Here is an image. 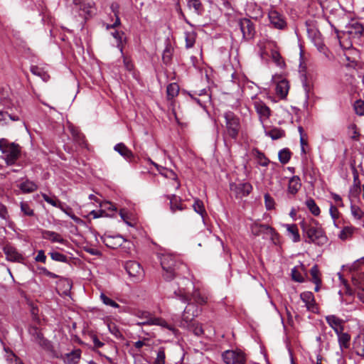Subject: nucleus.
<instances>
[{
	"label": "nucleus",
	"mask_w": 364,
	"mask_h": 364,
	"mask_svg": "<svg viewBox=\"0 0 364 364\" xmlns=\"http://www.w3.org/2000/svg\"><path fill=\"white\" fill-rule=\"evenodd\" d=\"M299 225L306 243L318 246H323L327 243L328 237L318 220L314 218L309 220H303Z\"/></svg>",
	"instance_id": "f257e3e1"
},
{
	"label": "nucleus",
	"mask_w": 364,
	"mask_h": 364,
	"mask_svg": "<svg viewBox=\"0 0 364 364\" xmlns=\"http://www.w3.org/2000/svg\"><path fill=\"white\" fill-rule=\"evenodd\" d=\"M160 262L163 269V278L167 282L181 276L187 270L186 265L176 260V257L171 255H163Z\"/></svg>",
	"instance_id": "f03ea898"
},
{
	"label": "nucleus",
	"mask_w": 364,
	"mask_h": 364,
	"mask_svg": "<svg viewBox=\"0 0 364 364\" xmlns=\"http://www.w3.org/2000/svg\"><path fill=\"white\" fill-rule=\"evenodd\" d=\"M175 297L181 300L183 303H188V306L183 311L181 321L179 326L186 328L191 323L194 321V318L198 314V309L194 305L190 304L191 299L183 288H178L173 291Z\"/></svg>",
	"instance_id": "7ed1b4c3"
},
{
	"label": "nucleus",
	"mask_w": 364,
	"mask_h": 364,
	"mask_svg": "<svg viewBox=\"0 0 364 364\" xmlns=\"http://www.w3.org/2000/svg\"><path fill=\"white\" fill-rule=\"evenodd\" d=\"M0 151L4 156L6 164L13 165L20 158L21 147L18 144L1 138L0 139Z\"/></svg>",
	"instance_id": "20e7f679"
},
{
	"label": "nucleus",
	"mask_w": 364,
	"mask_h": 364,
	"mask_svg": "<svg viewBox=\"0 0 364 364\" xmlns=\"http://www.w3.org/2000/svg\"><path fill=\"white\" fill-rule=\"evenodd\" d=\"M28 333L32 337V341L36 343L42 349L50 354L53 358H59L58 353L55 350L53 343L47 339L41 331L36 326H30Z\"/></svg>",
	"instance_id": "39448f33"
},
{
	"label": "nucleus",
	"mask_w": 364,
	"mask_h": 364,
	"mask_svg": "<svg viewBox=\"0 0 364 364\" xmlns=\"http://www.w3.org/2000/svg\"><path fill=\"white\" fill-rule=\"evenodd\" d=\"M70 6L85 20L95 14V3L93 0H72Z\"/></svg>",
	"instance_id": "423d86ee"
},
{
	"label": "nucleus",
	"mask_w": 364,
	"mask_h": 364,
	"mask_svg": "<svg viewBox=\"0 0 364 364\" xmlns=\"http://www.w3.org/2000/svg\"><path fill=\"white\" fill-rule=\"evenodd\" d=\"M223 117L225 119L227 134L230 138L236 139L240 129V121L239 117L231 111L225 112Z\"/></svg>",
	"instance_id": "0eeeda50"
},
{
	"label": "nucleus",
	"mask_w": 364,
	"mask_h": 364,
	"mask_svg": "<svg viewBox=\"0 0 364 364\" xmlns=\"http://www.w3.org/2000/svg\"><path fill=\"white\" fill-rule=\"evenodd\" d=\"M222 358L225 364H246L247 361L245 353L240 349L225 350Z\"/></svg>",
	"instance_id": "6e6552de"
},
{
	"label": "nucleus",
	"mask_w": 364,
	"mask_h": 364,
	"mask_svg": "<svg viewBox=\"0 0 364 364\" xmlns=\"http://www.w3.org/2000/svg\"><path fill=\"white\" fill-rule=\"evenodd\" d=\"M237 24L242 33V38L245 41H250L254 38L256 33L255 27L249 18H240Z\"/></svg>",
	"instance_id": "1a4fd4ad"
},
{
	"label": "nucleus",
	"mask_w": 364,
	"mask_h": 364,
	"mask_svg": "<svg viewBox=\"0 0 364 364\" xmlns=\"http://www.w3.org/2000/svg\"><path fill=\"white\" fill-rule=\"evenodd\" d=\"M348 31H346L349 37L357 43L361 44L364 42V28L362 23L354 22L348 23L346 26Z\"/></svg>",
	"instance_id": "9d476101"
},
{
	"label": "nucleus",
	"mask_w": 364,
	"mask_h": 364,
	"mask_svg": "<svg viewBox=\"0 0 364 364\" xmlns=\"http://www.w3.org/2000/svg\"><path fill=\"white\" fill-rule=\"evenodd\" d=\"M230 188L232 192L237 198H242L247 196L252 191V186L249 182L230 183Z\"/></svg>",
	"instance_id": "9b49d317"
},
{
	"label": "nucleus",
	"mask_w": 364,
	"mask_h": 364,
	"mask_svg": "<svg viewBox=\"0 0 364 364\" xmlns=\"http://www.w3.org/2000/svg\"><path fill=\"white\" fill-rule=\"evenodd\" d=\"M114 150L131 164H136L139 161V158L136 156L124 143L117 144L114 147Z\"/></svg>",
	"instance_id": "f8f14e48"
},
{
	"label": "nucleus",
	"mask_w": 364,
	"mask_h": 364,
	"mask_svg": "<svg viewBox=\"0 0 364 364\" xmlns=\"http://www.w3.org/2000/svg\"><path fill=\"white\" fill-rule=\"evenodd\" d=\"M269 21L272 26L277 29H284L287 23L284 16L276 10H272L268 14Z\"/></svg>",
	"instance_id": "ddd939ff"
},
{
	"label": "nucleus",
	"mask_w": 364,
	"mask_h": 364,
	"mask_svg": "<svg viewBox=\"0 0 364 364\" xmlns=\"http://www.w3.org/2000/svg\"><path fill=\"white\" fill-rule=\"evenodd\" d=\"M102 242L109 248L116 249L122 245L127 240L120 235L111 236L105 235L101 237Z\"/></svg>",
	"instance_id": "4468645a"
},
{
	"label": "nucleus",
	"mask_w": 364,
	"mask_h": 364,
	"mask_svg": "<svg viewBox=\"0 0 364 364\" xmlns=\"http://www.w3.org/2000/svg\"><path fill=\"white\" fill-rule=\"evenodd\" d=\"M251 231L255 236H259L262 233L269 234L272 239H274V236L277 235L275 230L266 224L254 223L251 225Z\"/></svg>",
	"instance_id": "2eb2a0df"
},
{
	"label": "nucleus",
	"mask_w": 364,
	"mask_h": 364,
	"mask_svg": "<svg viewBox=\"0 0 364 364\" xmlns=\"http://www.w3.org/2000/svg\"><path fill=\"white\" fill-rule=\"evenodd\" d=\"M3 251L6 259L9 261L22 262L24 259L23 255L14 247L10 245H6L3 248Z\"/></svg>",
	"instance_id": "dca6fc26"
},
{
	"label": "nucleus",
	"mask_w": 364,
	"mask_h": 364,
	"mask_svg": "<svg viewBox=\"0 0 364 364\" xmlns=\"http://www.w3.org/2000/svg\"><path fill=\"white\" fill-rule=\"evenodd\" d=\"M81 353L82 350L77 348L64 355L58 354V358L62 359L65 364H78L81 358Z\"/></svg>",
	"instance_id": "f3484780"
},
{
	"label": "nucleus",
	"mask_w": 364,
	"mask_h": 364,
	"mask_svg": "<svg viewBox=\"0 0 364 364\" xmlns=\"http://www.w3.org/2000/svg\"><path fill=\"white\" fill-rule=\"evenodd\" d=\"M124 268L131 277L136 278L141 275L143 269L139 263L136 261H127L124 264Z\"/></svg>",
	"instance_id": "a211bd4d"
},
{
	"label": "nucleus",
	"mask_w": 364,
	"mask_h": 364,
	"mask_svg": "<svg viewBox=\"0 0 364 364\" xmlns=\"http://www.w3.org/2000/svg\"><path fill=\"white\" fill-rule=\"evenodd\" d=\"M301 299L305 303L309 311L316 312L317 306L315 302L314 296L311 291H305L300 294Z\"/></svg>",
	"instance_id": "6ab92c4d"
},
{
	"label": "nucleus",
	"mask_w": 364,
	"mask_h": 364,
	"mask_svg": "<svg viewBox=\"0 0 364 364\" xmlns=\"http://www.w3.org/2000/svg\"><path fill=\"white\" fill-rule=\"evenodd\" d=\"M166 198L170 200V209L172 213H175L176 210H183L186 209V206L182 203V199L181 197L173 194L167 195Z\"/></svg>",
	"instance_id": "aec40b11"
},
{
	"label": "nucleus",
	"mask_w": 364,
	"mask_h": 364,
	"mask_svg": "<svg viewBox=\"0 0 364 364\" xmlns=\"http://www.w3.org/2000/svg\"><path fill=\"white\" fill-rule=\"evenodd\" d=\"M254 106L256 109L257 113L259 114L260 118H264L267 119L269 117L271 110L268 106L266 105L261 100H255L254 102Z\"/></svg>",
	"instance_id": "412c9836"
},
{
	"label": "nucleus",
	"mask_w": 364,
	"mask_h": 364,
	"mask_svg": "<svg viewBox=\"0 0 364 364\" xmlns=\"http://www.w3.org/2000/svg\"><path fill=\"white\" fill-rule=\"evenodd\" d=\"M326 321L327 323L336 332V330L339 331H343L344 329L343 323L344 321L335 315H328L326 316Z\"/></svg>",
	"instance_id": "4be33fe9"
},
{
	"label": "nucleus",
	"mask_w": 364,
	"mask_h": 364,
	"mask_svg": "<svg viewBox=\"0 0 364 364\" xmlns=\"http://www.w3.org/2000/svg\"><path fill=\"white\" fill-rule=\"evenodd\" d=\"M42 237L45 240H48L52 242H59L60 244H65L66 240L58 232L43 230L41 231Z\"/></svg>",
	"instance_id": "5701e85b"
},
{
	"label": "nucleus",
	"mask_w": 364,
	"mask_h": 364,
	"mask_svg": "<svg viewBox=\"0 0 364 364\" xmlns=\"http://www.w3.org/2000/svg\"><path fill=\"white\" fill-rule=\"evenodd\" d=\"M289 89V82L287 80L283 79L277 83L275 91L277 95L279 96L281 99H284L287 96Z\"/></svg>",
	"instance_id": "b1692460"
},
{
	"label": "nucleus",
	"mask_w": 364,
	"mask_h": 364,
	"mask_svg": "<svg viewBox=\"0 0 364 364\" xmlns=\"http://www.w3.org/2000/svg\"><path fill=\"white\" fill-rule=\"evenodd\" d=\"M310 274L311 277V281L316 284L314 290L315 291H318L320 289V285L321 284V272L317 264H314L311 268Z\"/></svg>",
	"instance_id": "393cba45"
},
{
	"label": "nucleus",
	"mask_w": 364,
	"mask_h": 364,
	"mask_svg": "<svg viewBox=\"0 0 364 364\" xmlns=\"http://www.w3.org/2000/svg\"><path fill=\"white\" fill-rule=\"evenodd\" d=\"M301 187L300 178L298 176H292L288 183V193L294 196Z\"/></svg>",
	"instance_id": "a878e982"
},
{
	"label": "nucleus",
	"mask_w": 364,
	"mask_h": 364,
	"mask_svg": "<svg viewBox=\"0 0 364 364\" xmlns=\"http://www.w3.org/2000/svg\"><path fill=\"white\" fill-rule=\"evenodd\" d=\"M336 333L338 336V341L341 350L347 349L350 347V336L348 333L343 331H338L336 330Z\"/></svg>",
	"instance_id": "bb28decb"
},
{
	"label": "nucleus",
	"mask_w": 364,
	"mask_h": 364,
	"mask_svg": "<svg viewBox=\"0 0 364 364\" xmlns=\"http://www.w3.org/2000/svg\"><path fill=\"white\" fill-rule=\"evenodd\" d=\"M285 227L287 228V235L291 238L293 242H298L301 240L299 229L296 224H287Z\"/></svg>",
	"instance_id": "cd10ccee"
},
{
	"label": "nucleus",
	"mask_w": 364,
	"mask_h": 364,
	"mask_svg": "<svg viewBox=\"0 0 364 364\" xmlns=\"http://www.w3.org/2000/svg\"><path fill=\"white\" fill-rule=\"evenodd\" d=\"M18 187L24 193H33L38 188L37 185L34 182L29 180H26V181L22 182L19 184Z\"/></svg>",
	"instance_id": "c85d7f7f"
},
{
	"label": "nucleus",
	"mask_w": 364,
	"mask_h": 364,
	"mask_svg": "<svg viewBox=\"0 0 364 364\" xmlns=\"http://www.w3.org/2000/svg\"><path fill=\"white\" fill-rule=\"evenodd\" d=\"M265 134L272 140H277L285 136V132L281 128L274 127L265 131Z\"/></svg>",
	"instance_id": "c756f323"
},
{
	"label": "nucleus",
	"mask_w": 364,
	"mask_h": 364,
	"mask_svg": "<svg viewBox=\"0 0 364 364\" xmlns=\"http://www.w3.org/2000/svg\"><path fill=\"white\" fill-rule=\"evenodd\" d=\"M179 85L176 82H172L168 85L166 87L167 99L171 100L178 95Z\"/></svg>",
	"instance_id": "7c9ffc66"
},
{
	"label": "nucleus",
	"mask_w": 364,
	"mask_h": 364,
	"mask_svg": "<svg viewBox=\"0 0 364 364\" xmlns=\"http://www.w3.org/2000/svg\"><path fill=\"white\" fill-rule=\"evenodd\" d=\"M30 70L33 75L40 77L45 82L50 79V75L43 68L37 65H32Z\"/></svg>",
	"instance_id": "2f4dec72"
},
{
	"label": "nucleus",
	"mask_w": 364,
	"mask_h": 364,
	"mask_svg": "<svg viewBox=\"0 0 364 364\" xmlns=\"http://www.w3.org/2000/svg\"><path fill=\"white\" fill-rule=\"evenodd\" d=\"M187 5L189 9L193 8L198 15H202L204 11L200 0H188Z\"/></svg>",
	"instance_id": "473e14b6"
},
{
	"label": "nucleus",
	"mask_w": 364,
	"mask_h": 364,
	"mask_svg": "<svg viewBox=\"0 0 364 364\" xmlns=\"http://www.w3.org/2000/svg\"><path fill=\"white\" fill-rule=\"evenodd\" d=\"M172 55H173V48L171 47V45L170 43H167L166 44V47L163 51L162 55V60L164 63L166 65H168L171 63L172 60Z\"/></svg>",
	"instance_id": "72a5a7b5"
},
{
	"label": "nucleus",
	"mask_w": 364,
	"mask_h": 364,
	"mask_svg": "<svg viewBox=\"0 0 364 364\" xmlns=\"http://www.w3.org/2000/svg\"><path fill=\"white\" fill-rule=\"evenodd\" d=\"M305 204L309 211L315 216H318L320 215L321 210L319 207L316 205L314 199L312 198H309L305 202Z\"/></svg>",
	"instance_id": "f704fd0d"
},
{
	"label": "nucleus",
	"mask_w": 364,
	"mask_h": 364,
	"mask_svg": "<svg viewBox=\"0 0 364 364\" xmlns=\"http://www.w3.org/2000/svg\"><path fill=\"white\" fill-rule=\"evenodd\" d=\"M151 164H153L156 169L159 171V173L162 175H164L166 177L172 178L173 180H177V175L171 170H168L157 164L152 161L151 159H149Z\"/></svg>",
	"instance_id": "c9c22d12"
},
{
	"label": "nucleus",
	"mask_w": 364,
	"mask_h": 364,
	"mask_svg": "<svg viewBox=\"0 0 364 364\" xmlns=\"http://www.w3.org/2000/svg\"><path fill=\"white\" fill-rule=\"evenodd\" d=\"M193 208L194 211L201 215L203 218L207 215L203 202L198 198L195 199Z\"/></svg>",
	"instance_id": "e433bc0d"
},
{
	"label": "nucleus",
	"mask_w": 364,
	"mask_h": 364,
	"mask_svg": "<svg viewBox=\"0 0 364 364\" xmlns=\"http://www.w3.org/2000/svg\"><path fill=\"white\" fill-rule=\"evenodd\" d=\"M291 152L288 148H284L279 151L278 157L281 164H287L291 159Z\"/></svg>",
	"instance_id": "4c0bfd02"
},
{
	"label": "nucleus",
	"mask_w": 364,
	"mask_h": 364,
	"mask_svg": "<svg viewBox=\"0 0 364 364\" xmlns=\"http://www.w3.org/2000/svg\"><path fill=\"white\" fill-rule=\"evenodd\" d=\"M188 331H192L196 336H200L204 333V331L200 323L196 321H193L188 324L186 328Z\"/></svg>",
	"instance_id": "58836bf2"
},
{
	"label": "nucleus",
	"mask_w": 364,
	"mask_h": 364,
	"mask_svg": "<svg viewBox=\"0 0 364 364\" xmlns=\"http://www.w3.org/2000/svg\"><path fill=\"white\" fill-rule=\"evenodd\" d=\"M355 228L352 226H346L340 232L338 237L341 240H346L352 237Z\"/></svg>",
	"instance_id": "ea45409f"
},
{
	"label": "nucleus",
	"mask_w": 364,
	"mask_h": 364,
	"mask_svg": "<svg viewBox=\"0 0 364 364\" xmlns=\"http://www.w3.org/2000/svg\"><path fill=\"white\" fill-rule=\"evenodd\" d=\"M165 348L159 347L156 351V358L151 364H165Z\"/></svg>",
	"instance_id": "a19ab883"
},
{
	"label": "nucleus",
	"mask_w": 364,
	"mask_h": 364,
	"mask_svg": "<svg viewBox=\"0 0 364 364\" xmlns=\"http://www.w3.org/2000/svg\"><path fill=\"white\" fill-rule=\"evenodd\" d=\"M313 41L314 43V45L316 46L318 50L320 53H323L326 54V51L327 50V48L326 47L325 44L323 43L322 39L321 38V34L316 33L315 37L313 39Z\"/></svg>",
	"instance_id": "79ce46f5"
},
{
	"label": "nucleus",
	"mask_w": 364,
	"mask_h": 364,
	"mask_svg": "<svg viewBox=\"0 0 364 364\" xmlns=\"http://www.w3.org/2000/svg\"><path fill=\"white\" fill-rule=\"evenodd\" d=\"M42 198H43V200L46 202L50 204L53 207L59 208L62 210H64V209L62 206L61 202L58 199H57L55 197L51 198L46 193H42Z\"/></svg>",
	"instance_id": "37998d69"
},
{
	"label": "nucleus",
	"mask_w": 364,
	"mask_h": 364,
	"mask_svg": "<svg viewBox=\"0 0 364 364\" xmlns=\"http://www.w3.org/2000/svg\"><path fill=\"white\" fill-rule=\"evenodd\" d=\"M254 151L255 152V157L258 160V164L262 166H267L270 161L264 154L257 149Z\"/></svg>",
	"instance_id": "c03bdc74"
},
{
	"label": "nucleus",
	"mask_w": 364,
	"mask_h": 364,
	"mask_svg": "<svg viewBox=\"0 0 364 364\" xmlns=\"http://www.w3.org/2000/svg\"><path fill=\"white\" fill-rule=\"evenodd\" d=\"M51 259L54 261L60 262L63 263H69L68 257L58 252H50L48 253Z\"/></svg>",
	"instance_id": "a18cd8bd"
},
{
	"label": "nucleus",
	"mask_w": 364,
	"mask_h": 364,
	"mask_svg": "<svg viewBox=\"0 0 364 364\" xmlns=\"http://www.w3.org/2000/svg\"><path fill=\"white\" fill-rule=\"evenodd\" d=\"M186 48H192L196 42V33L194 32H185Z\"/></svg>",
	"instance_id": "49530a36"
},
{
	"label": "nucleus",
	"mask_w": 364,
	"mask_h": 364,
	"mask_svg": "<svg viewBox=\"0 0 364 364\" xmlns=\"http://www.w3.org/2000/svg\"><path fill=\"white\" fill-rule=\"evenodd\" d=\"M190 298L191 299H193V301L199 305H203L206 304L208 299L207 297L203 296L198 290L195 291L192 294V298Z\"/></svg>",
	"instance_id": "de8ad7c7"
},
{
	"label": "nucleus",
	"mask_w": 364,
	"mask_h": 364,
	"mask_svg": "<svg viewBox=\"0 0 364 364\" xmlns=\"http://www.w3.org/2000/svg\"><path fill=\"white\" fill-rule=\"evenodd\" d=\"M143 324L159 325L166 327L168 329H171V328L168 325L166 321L159 318H150L146 322H144Z\"/></svg>",
	"instance_id": "09e8293b"
},
{
	"label": "nucleus",
	"mask_w": 364,
	"mask_h": 364,
	"mask_svg": "<svg viewBox=\"0 0 364 364\" xmlns=\"http://www.w3.org/2000/svg\"><path fill=\"white\" fill-rule=\"evenodd\" d=\"M20 208L21 212L24 215L26 216H33L34 210L30 207L29 204L27 202L22 201L20 203Z\"/></svg>",
	"instance_id": "8fccbe9b"
},
{
	"label": "nucleus",
	"mask_w": 364,
	"mask_h": 364,
	"mask_svg": "<svg viewBox=\"0 0 364 364\" xmlns=\"http://www.w3.org/2000/svg\"><path fill=\"white\" fill-rule=\"evenodd\" d=\"M112 36L117 41V48L120 50L121 52L123 50V41L122 38L124 35L123 31H115L112 33Z\"/></svg>",
	"instance_id": "3c124183"
},
{
	"label": "nucleus",
	"mask_w": 364,
	"mask_h": 364,
	"mask_svg": "<svg viewBox=\"0 0 364 364\" xmlns=\"http://www.w3.org/2000/svg\"><path fill=\"white\" fill-rule=\"evenodd\" d=\"M329 213L331 215V217L333 220V225H334V226L338 228V225H337V223H336V220L340 216V212H339L338 209L337 208V207L336 205H333L331 204V206H330V208H329Z\"/></svg>",
	"instance_id": "603ef678"
},
{
	"label": "nucleus",
	"mask_w": 364,
	"mask_h": 364,
	"mask_svg": "<svg viewBox=\"0 0 364 364\" xmlns=\"http://www.w3.org/2000/svg\"><path fill=\"white\" fill-rule=\"evenodd\" d=\"M100 299L107 306H110L114 308H119V304L112 300V299L107 296L105 294L102 293L100 295Z\"/></svg>",
	"instance_id": "864d4df0"
},
{
	"label": "nucleus",
	"mask_w": 364,
	"mask_h": 364,
	"mask_svg": "<svg viewBox=\"0 0 364 364\" xmlns=\"http://www.w3.org/2000/svg\"><path fill=\"white\" fill-rule=\"evenodd\" d=\"M354 109L357 114L364 116V101L361 100H356L354 103Z\"/></svg>",
	"instance_id": "5fc2aeb1"
},
{
	"label": "nucleus",
	"mask_w": 364,
	"mask_h": 364,
	"mask_svg": "<svg viewBox=\"0 0 364 364\" xmlns=\"http://www.w3.org/2000/svg\"><path fill=\"white\" fill-rule=\"evenodd\" d=\"M255 7V13L254 14H247L250 18H254V19H258L259 18L262 16V11L260 7L257 6L256 4H251L249 6L247 10L250 11L251 7Z\"/></svg>",
	"instance_id": "6e6d98bb"
},
{
	"label": "nucleus",
	"mask_w": 364,
	"mask_h": 364,
	"mask_svg": "<svg viewBox=\"0 0 364 364\" xmlns=\"http://www.w3.org/2000/svg\"><path fill=\"white\" fill-rule=\"evenodd\" d=\"M264 198L266 208L269 210L274 209L275 204L274 198L269 193H265Z\"/></svg>",
	"instance_id": "4d7b16f0"
},
{
	"label": "nucleus",
	"mask_w": 364,
	"mask_h": 364,
	"mask_svg": "<svg viewBox=\"0 0 364 364\" xmlns=\"http://www.w3.org/2000/svg\"><path fill=\"white\" fill-rule=\"evenodd\" d=\"M38 269L40 270L41 273L43 274L44 275L47 276L50 278H53V279L60 278V279H64V280H66L68 282V279H66L63 277H61L60 276H59L53 272H50L46 267H39Z\"/></svg>",
	"instance_id": "13d9d810"
},
{
	"label": "nucleus",
	"mask_w": 364,
	"mask_h": 364,
	"mask_svg": "<svg viewBox=\"0 0 364 364\" xmlns=\"http://www.w3.org/2000/svg\"><path fill=\"white\" fill-rule=\"evenodd\" d=\"M350 210L352 215L356 219H361L362 217L363 216V212L358 206L351 205Z\"/></svg>",
	"instance_id": "bf43d9fd"
},
{
	"label": "nucleus",
	"mask_w": 364,
	"mask_h": 364,
	"mask_svg": "<svg viewBox=\"0 0 364 364\" xmlns=\"http://www.w3.org/2000/svg\"><path fill=\"white\" fill-rule=\"evenodd\" d=\"M353 284L355 285L358 289H360L361 291L358 292L357 296L358 299L364 303V285L358 282L357 279L355 278L353 279Z\"/></svg>",
	"instance_id": "052dcab7"
},
{
	"label": "nucleus",
	"mask_w": 364,
	"mask_h": 364,
	"mask_svg": "<svg viewBox=\"0 0 364 364\" xmlns=\"http://www.w3.org/2000/svg\"><path fill=\"white\" fill-rule=\"evenodd\" d=\"M291 278L294 281L297 282H303L304 281L301 274L297 270L296 267L291 269Z\"/></svg>",
	"instance_id": "680f3d73"
},
{
	"label": "nucleus",
	"mask_w": 364,
	"mask_h": 364,
	"mask_svg": "<svg viewBox=\"0 0 364 364\" xmlns=\"http://www.w3.org/2000/svg\"><path fill=\"white\" fill-rule=\"evenodd\" d=\"M0 218L5 220H8L9 219V215L6 206L1 203H0Z\"/></svg>",
	"instance_id": "e2e57ef3"
},
{
	"label": "nucleus",
	"mask_w": 364,
	"mask_h": 364,
	"mask_svg": "<svg viewBox=\"0 0 364 364\" xmlns=\"http://www.w3.org/2000/svg\"><path fill=\"white\" fill-rule=\"evenodd\" d=\"M119 5L117 2H113L110 5L111 11L114 14L115 19H117V17H119Z\"/></svg>",
	"instance_id": "0e129e2a"
},
{
	"label": "nucleus",
	"mask_w": 364,
	"mask_h": 364,
	"mask_svg": "<svg viewBox=\"0 0 364 364\" xmlns=\"http://www.w3.org/2000/svg\"><path fill=\"white\" fill-rule=\"evenodd\" d=\"M90 336L93 341L95 348H102V346H104L105 343L100 341L95 334L91 333Z\"/></svg>",
	"instance_id": "69168bd1"
},
{
	"label": "nucleus",
	"mask_w": 364,
	"mask_h": 364,
	"mask_svg": "<svg viewBox=\"0 0 364 364\" xmlns=\"http://www.w3.org/2000/svg\"><path fill=\"white\" fill-rule=\"evenodd\" d=\"M35 260L36 262L46 263V256L45 255V252L43 250H38V255L35 257Z\"/></svg>",
	"instance_id": "338daca9"
},
{
	"label": "nucleus",
	"mask_w": 364,
	"mask_h": 364,
	"mask_svg": "<svg viewBox=\"0 0 364 364\" xmlns=\"http://www.w3.org/2000/svg\"><path fill=\"white\" fill-rule=\"evenodd\" d=\"M121 25V21L119 17H117V19H115V21L112 24L107 23L105 24V27L107 30H109L111 28H115Z\"/></svg>",
	"instance_id": "774afa93"
}]
</instances>
